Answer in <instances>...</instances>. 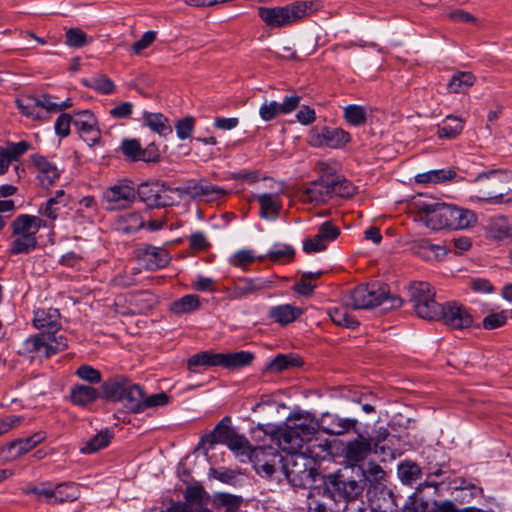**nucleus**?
<instances>
[{"mask_svg": "<svg viewBox=\"0 0 512 512\" xmlns=\"http://www.w3.org/2000/svg\"><path fill=\"white\" fill-rule=\"evenodd\" d=\"M318 429V423L310 413H295L288 417L284 427L278 428L272 435L279 448L287 455L301 452L304 447V438L309 437Z\"/></svg>", "mask_w": 512, "mask_h": 512, "instance_id": "1", "label": "nucleus"}, {"mask_svg": "<svg viewBox=\"0 0 512 512\" xmlns=\"http://www.w3.org/2000/svg\"><path fill=\"white\" fill-rule=\"evenodd\" d=\"M472 197L483 202H509L512 196L503 200L512 193V172L492 170L479 174L471 187Z\"/></svg>", "mask_w": 512, "mask_h": 512, "instance_id": "2", "label": "nucleus"}, {"mask_svg": "<svg viewBox=\"0 0 512 512\" xmlns=\"http://www.w3.org/2000/svg\"><path fill=\"white\" fill-rule=\"evenodd\" d=\"M317 10L316 2L295 1L284 6L259 7L258 15L267 26L281 28L299 23Z\"/></svg>", "mask_w": 512, "mask_h": 512, "instance_id": "3", "label": "nucleus"}, {"mask_svg": "<svg viewBox=\"0 0 512 512\" xmlns=\"http://www.w3.org/2000/svg\"><path fill=\"white\" fill-rule=\"evenodd\" d=\"M403 301L400 297L389 295L387 286L380 283L360 285L351 291L346 306L354 309H368L383 305L384 309L398 308Z\"/></svg>", "mask_w": 512, "mask_h": 512, "instance_id": "4", "label": "nucleus"}, {"mask_svg": "<svg viewBox=\"0 0 512 512\" xmlns=\"http://www.w3.org/2000/svg\"><path fill=\"white\" fill-rule=\"evenodd\" d=\"M409 300L415 313L426 320H439L442 305L435 300V291L428 282L414 281L408 287Z\"/></svg>", "mask_w": 512, "mask_h": 512, "instance_id": "5", "label": "nucleus"}, {"mask_svg": "<svg viewBox=\"0 0 512 512\" xmlns=\"http://www.w3.org/2000/svg\"><path fill=\"white\" fill-rule=\"evenodd\" d=\"M287 480L295 487H304L312 481L315 472L314 460L302 451L281 458Z\"/></svg>", "mask_w": 512, "mask_h": 512, "instance_id": "6", "label": "nucleus"}, {"mask_svg": "<svg viewBox=\"0 0 512 512\" xmlns=\"http://www.w3.org/2000/svg\"><path fill=\"white\" fill-rule=\"evenodd\" d=\"M416 220L432 230L449 228V205L418 200L413 203Z\"/></svg>", "mask_w": 512, "mask_h": 512, "instance_id": "7", "label": "nucleus"}, {"mask_svg": "<svg viewBox=\"0 0 512 512\" xmlns=\"http://www.w3.org/2000/svg\"><path fill=\"white\" fill-rule=\"evenodd\" d=\"M30 144L26 141L17 143H8L6 146L0 147V175L8 171L10 165L13 166L12 181H19L25 175L24 167L18 162L20 157L24 155Z\"/></svg>", "mask_w": 512, "mask_h": 512, "instance_id": "8", "label": "nucleus"}, {"mask_svg": "<svg viewBox=\"0 0 512 512\" xmlns=\"http://www.w3.org/2000/svg\"><path fill=\"white\" fill-rule=\"evenodd\" d=\"M136 195L150 208H162L177 203V199L172 196V188L158 183H142L136 190Z\"/></svg>", "mask_w": 512, "mask_h": 512, "instance_id": "9", "label": "nucleus"}, {"mask_svg": "<svg viewBox=\"0 0 512 512\" xmlns=\"http://www.w3.org/2000/svg\"><path fill=\"white\" fill-rule=\"evenodd\" d=\"M136 198V189L130 180L123 179L109 186L103 192V200L107 204L106 208L115 210L124 208Z\"/></svg>", "mask_w": 512, "mask_h": 512, "instance_id": "10", "label": "nucleus"}, {"mask_svg": "<svg viewBox=\"0 0 512 512\" xmlns=\"http://www.w3.org/2000/svg\"><path fill=\"white\" fill-rule=\"evenodd\" d=\"M247 459L253 463L254 469L259 475L266 477L272 476L277 464L282 462L277 450L271 446L252 448Z\"/></svg>", "mask_w": 512, "mask_h": 512, "instance_id": "11", "label": "nucleus"}, {"mask_svg": "<svg viewBox=\"0 0 512 512\" xmlns=\"http://www.w3.org/2000/svg\"><path fill=\"white\" fill-rule=\"evenodd\" d=\"M350 134L340 128H313L309 133V143L313 146L341 148L350 141Z\"/></svg>", "mask_w": 512, "mask_h": 512, "instance_id": "12", "label": "nucleus"}, {"mask_svg": "<svg viewBox=\"0 0 512 512\" xmlns=\"http://www.w3.org/2000/svg\"><path fill=\"white\" fill-rule=\"evenodd\" d=\"M444 324L451 329H466L473 325V316L468 309L457 302H448L442 306V312L439 316Z\"/></svg>", "mask_w": 512, "mask_h": 512, "instance_id": "13", "label": "nucleus"}, {"mask_svg": "<svg viewBox=\"0 0 512 512\" xmlns=\"http://www.w3.org/2000/svg\"><path fill=\"white\" fill-rule=\"evenodd\" d=\"M333 494L352 500L359 497L364 490L363 481H357L352 478H346L343 475H329L324 479Z\"/></svg>", "mask_w": 512, "mask_h": 512, "instance_id": "14", "label": "nucleus"}, {"mask_svg": "<svg viewBox=\"0 0 512 512\" xmlns=\"http://www.w3.org/2000/svg\"><path fill=\"white\" fill-rule=\"evenodd\" d=\"M272 288V281L264 278H240L227 290L228 298L240 300Z\"/></svg>", "mask_w": 512, "mask_h": 512, "instance_id": "15", "label": "nucleus"}, {"mask_svg": "<svg viewBox=\"0 0 512 512\" xmlns=\"http://www.w3.org/2000/svg\"><path fill=\"white\" fill-rule=\"evenodd\" d=\"M46 102H48V95H41L40 97L27 95L16 100L18 109L25 116L40 121L50 118L49 107Z\"/></svg>", "mask_w": 512, "mask_h": 512, "instance_id": "16", "label": "nucleus"}, {"mask_svg": "<svg viewBox=\"0 0 512 512\" xmlns=\"http://www.w3.org/2000/svg\"><path fill=\"white\" fill-rule=\"evenodd\" d=\"M318 429L330 435H343L350 430L357 432L358 420L355 418H342L337 414L325 412L318 421Z\"/></svg>", "mask_w": 512, "mask_h": 512, "instance_id": "17", "label": "nucleus"}, {"mask_svg": "<svg viewBox=\"0 0 512 512\" xmlns=\"http://www.w3.org/2000/svg\"><path fill=\"white\" fill-rule=\"evenodd\" d=\"M73 124L77 128L80 137L89 145L99 142L101 134L97 128V120L89 110L76 113Z\"/></svg>", "mask_w": 512, "mask_h": 512, "instance_id": "18", "label": "nucleus"}, {"mask_svg": "<svg viewBox=\"0 0 512 512\" xmlns=\"http://www.w3.org/2000/svg\"><path fill=\"white\" fill-rule=\"evenodd\" d=\"M329 183L325 174L322 175L302 190L300 200L303 203L315 206L328 202L331 199Z\"/></svg>", "mask_w": 512, "mask_h": 512, "instance_id": "19", "label": "nucleus"}, {"mask_svg": "<svg viewBox=\"0 0 512 512\" xmlns=\"http://www.w3.org/2000/svg\"><path fill=\"white\" fill-rule=\"evenodd\" d=\"M333 501V491L323 481L310 489L307 496L308 510L309 512H330Z\"/></svg>", "mask_w": 512, "mask_h": 512, "instance_id": "20", "label": "nucleus"}, {"mask_svg": "<svg viewBox=\"0 0 512 512\" xmlns=\"http://www.w3.org/2000/svg\"><path fill=\"white\" fill-rule=\"evenodd\" d=\"M369 493L371 512H397L398 505L391 489L383 485L375 486Z\"/></svg>", "mask_w": 512, "mask_h": 512, "instance_id": "21", "label": "nucleus"}, {"mask_svg": "<svg viewBox=\"0 0 512 512\" xmlns=\"http://www.w3.org/2000/svg\"><path fill=\"white\" fill-rule=\"evenodd\" d=\"M304 440L302 452L307 457L313 459L315 465L317 460L324 459L329 455L331 445L327 438L321 437L317 432H314L309 437H305Z\"/></svg>", "mask_w": 512, "mask_h": 512, "instance_id": "22", "label": "nucleus"}, {"mask_svg": "<svg viewBox=\"0 0 512 512\" xmlns=\"http://www.w3.org/2000/svg\"><path fill=\"white\" fill-rule=\"evenodd\" d=\"M34 326L38 330L46 331L47 335L55 333L60 327V313L56 308H38L34 313Z\"/></svg>", "mask_w": 512, "mask_h": 512, "instance_id": "23", "label": "nucleus"}, {"mask_svg": "<svg viewBox=\"0 0 512 512\" xmlns=\"http://www.w3.org/2000/svg\"><path fill=\"white\" fill-rule=\"evenodd\" d=\"M46 226V222L38 216L22 214L16 217L12 223L13 234L36 237L39 229Z\"/></svg>", "mask_w": 512, "mask_h": 512, "instance_id": "24", "label": "nucleus"}, {"mask_svg": "<svg viewBox=\"0 0 512 512\" xmlns=\"http://www.w3.org/2000/svg\"><path fill=\"white\" fill-rule=\"evenodd\" d=\"M31 161L37 169V178L43 186H49L58 179L60 175L58 168L46 158L35 154L31 156Z\"/></svg>", "mask_w": 512, "mask_h": 512, "instance_id": "25", "label": "nucleus"}, {"mask_svg": "<svg viewBox=\"0 0 512 512\" xmlns=\"http://www.w3.org/2000/svg\"><path fill=\"white\" fill-rule=\"evenodd\" d=\"M260 206V217L265 220H275L282 208L278 193H263L255 196Z\"/></svg>", "mask_w": 512, "mask_h": 512, "instance_id": "26", "label": "nucleus"}, {"mask_svg": "<svg viewBox=\"0 0 512 512\" xmlns=\"http://www.w3.org/2000/svg\"><path fill=\"white\" fill-rule=\"evenodd\" d=\"M371 452V441L363 436L349 441L344 449V456L349 463L363 461Z\"/></svg>", "mask_w": 512, "mask_h": 512, "instance_id": "27", "label": "nucleus"}, {"mask_svg": "<svg viewBox=\"0 0 512 512\" xmlns=\"http://www.w3.org/2000/svg\"><path fill=\"white\" fill-rule=\"evenodd\" d=\"M140 259L148 270H157L169 263L170 256L165 249L148 246L143 250Z\"/></svg>", "mask_w": 512, "mask_h": 512, "instance_id": "28", "label": "nucleus"}, {"mask_svg": "<svg viewBox=\"0 0 512 512\" xmlns=\"http://www.w3.org/2000/svg\"><path fill=\"white\" fill-rule=\"evenodd\" d=\"M449 228L466 229L474 226L477 221L475 213L468 209L449 205Z\"/></svg>", "mask_w": 512, "mask_h": 512, "instance_id": "29", "label": "nucleus"}, {"mask_svg": "<svg viewBox=\"0 0 512 512\" xmlns=\"http://www.w3.org/2000/svg\"><path fill=\"white\" fill-rule=\"evenodd\" d=\"M253 359L254 355L249 351L218 353L219 366L227 369H237L248 366Z\"/></svg>", "mask_w": 512, "mask_h": 512, "instance_id": "30", "label": "nucleus"}, {"mask_svg": "<svg viewBox=\"0 0 512 512\" xmlns=\"http://www.w3.org/2000/svg\"><path fill=\"white\" fill-rule=\"evenodd\" d=\"M98 397V390L92 386L76 384L70 389V400L78 406H87L95 402Z\"/></svg>", "mask_w": 512, "mask_h": 512, "instance_id": "31", "label": "nucleus"}, {"mask_svg": "<svg viewBox=\"0 0 512 512\" xmlns=\"http://www.w3.org/2000/svg\"><path fill=\"white\" fill-rule=\"evenodd\" d=\"M144 390L138 384L129 383L120 402L131 412L141 413Z\"/></svg>", "mask_w": 512, "mask_h": 512, "instance_id": "32", "label": "nucleus"}, {"mask_svg": "<svg viewBox=\"0 0 512 512\" xmlns=\"http://www.w3.org/2000/svg\"><path fill=\"white\" fill-rule=\"evenodd\" d=\"M130 382L131 381L124 376H118L104 382L102 390L105 398L114 401H121Z\"/></svg>", "mask_w": 512, "mask_h": 512, "instance_id": "33", "label": "nucleus"}, {"mask_svg": "<svg viewBox=\"0 0 512 512\" xmlns=\"http://www.w3.org/2000/svg\"><path fill=\"white\" fill-rule=\"evenodd\" d=\"M301 313L300 308L291 304H283L272 307L269 310V317L281 325H286L297 319Z\"/></svg>", "mask_w": 512, "mask_h": 512, "instance_id": "34", "label": "nucleus"}, {"mask_svg": "<svg viewBox=\"0 0 512 512\" xmlns=\"http://www.w3.org/2000/svg\"><path fill=\"white\" fill-rule=\"evenodd\" d=\"M464 128V121L456 116L448 115L441 125L437 126V136L439 138L454 139L461 134Z\"/></svg>", "mask_w": 512, "mask_h": 512, "instance_id": "35", "label": "nucleus"}, {"mask_svg": "<svg viewBox=\"0 0 512 512\" xmlns=\"http://www.w3.org/2000/svg\"><path fill=\"white\" fill-rule=\"evenodd\" d=\"M113 437L114 433L110 429L101 430L99 433L83 443V446L80 448V452L83 454L95 453L107 447Z\"/></svg>", "mask_w": 512, "mask_h": 512, "instance_id": "36", "label": "nucleus"}, {"mask_svg": "<svg viewBox=\"0 0 512 512\" xmlns=\"http://www.w3.org/2000/svg\"><path fill=\"white\" fill-rule=\"evenodd\" d=\"M80 496L79 488L74 483H61L52 488L51 504L71 502Z\"/></svg>", "mask_w": 512, "mask_h": 512, "instance_id": "37", "label": "nucleus"}, {"mask_svg": "<svg viewBox=\"0 0 512 512\" xmlns=\"http://www.w3.org/2000/svg\"><path fill=\"white\" fill-rule=\"evenodd\" d=\"M145 124L160 136L166 137L172 134L169 120L162 113L145 112L143 115Z\"/></svg>", "mask_w": 512, "mask_h": 512, "instance_id": "38", "label": "nucleus"}, {"mask_svg": "<svg viewBox=\"0 0 512 512\" xmlns=\"http://www.w3.org/2000/svg\"><path fill=\"white\" fill-rule=\"evenodd\" d=\"M325 176L327 177V182H330L329 190L331 198L333 196L350 197L355 193V186L347 179L338 175L325 174Z\"/></svg>", "mask_w": 512, "mask_h": 512, "instance_id": "39", "label": "nucleus"}, {"mask_svg": "<svg viewBox=\"0 0 512 512\" xmlns=\"http://www.w3.org/2000/svg\"><path fill=\"white\" fill-rule=\"evenodd\" d=\"M46 439V432L38 431L31 436L19 438L9 444V449H17V457H20Z\"/></svg>", "mask_w": 512, "mask_h": 512, "instance_id": "40", "label": "nucleus"}, {"mask_svg": "<svg viewBox=\"0 0 512 512\" xmlns=\"http://www.w3.org/2000/svg\"><path fill=\"white\" fill-rule=\"evenodd\" d=\"M455 176L456 172L452 169H439L417 174L415 180L417 183H443Z\"/></svg>", "mask_w": 512, "mask_h": 512, "instance_id": "41", "label": "nucleus"}, {"mask_svg": "<svg viewBox=\"0 0 512 512\" xmlns=\"http://www.w3.org/2000/svg\"><path fill=\"white\" fill-rule=\"evenodd\" d=\"M230 418L224 417L213 429L207 439L211 444L221 443L226 444L231 436L234 434V430L230 427Z\"/></svg>", "mask_w": 512, "mask_h": 512, "instance_id": "42", "label": "nucleus"}, {"mask_svg": "<svg viewBox=\"0 0 512 512\" xmlns=\"http://www.w3.org/2000/svg\"><path fill=\"white\" fill-rule=\"evenodd\" d=\"M200 307V300L197 295L188 294L174 301L170 310L176 314H186L197 310Z\"/></svg>", "mask_w": 512, "mask_h": 512, "instance_id": "43", "label": "nucleus"}, {"mask_svg": "<svg viewBox=\"0 0 512 512\" xmlns=\"http://www.w3.org/2000/svg\"><path fill=\"white\" fill-rule=\"evenodd\" d=\"M475 77L470 72H457L449 81L447 88L452 93H462L474 84Z\"/></svg>", "mask_w": 512, "mask_h": 512, "instance_id": "44", "label": "nucleus"}, {"mask_svg": "<svg viewBox=\"0 0 512 512\" xmlns=\"http://www.w3.org/2000/svg\"><path fill=\"white\" fill-rule=\"evenodd\" d=\"M398 477L404 484H412L421 476V468L412 461H403L398 465Z\"/></svg>", "mask_w": 512, "mask_h": 512, "instance_id": "45", "label": "nucleus"}, {"mask_svg": "<svg viewBox=\"0 0 512 512\" xmlns=\"http://www.w3.org/2000/svg\"><path fill=\"white\" fill-rule=\"evenodd\" d=\"M64 200L49 198L46 203L39 209V213L47 217L50 221H55L57 218L63 216L66 209Z\"/></svg>", "mask_w": 512, "mask_h": 512, "instance_id": "46", "label": "nucleus"}, {"mask_svg": "<svg viewBox=\"0 0 512 512\" xmlns=\"http://www.w3.org/2000/svg\"><path fill=\"white\" fill-rule=\"evenodd\" d=\"M344 119L352 126L364 125L367 121V111L360 105H347L343 109Z\"/></svg>", "mask_w": 512, "mask_h": 512, "instance_id": "47", "label": "nucleus"}, {"mask_svg": "<svg viewBox=\"0 0 512 512\" xmlns=\"http://www.w3.org/2000/svg\"><path fill=\"white\" fill-rule=\"evenodd\" d=\"M82 82L86 87L92 88L104 95L111 94L115 91V84L105 75H98L90 80L85 79Z\"/></svg>", "mask_w": 512, "mask_h": 512, "instance_id": "48", "label": "nucleus"}, {"mask_svg": "<svg viewBox=\"0 0 512 512\" xmlns=\"http://www.w3.org/2000/svg\"><path fill=\"white\" fill-rule=\"evenodd\" d=\"M432 511V502L425 500L422 497L418 496V493L415 492L408 496L405 501V504L402 507V512H431Z\"/></svg>", "mask_w": 512, "mask_h": 512, "instance_id": "49", "label": "nucleus"}, {"mask_svg": "<svg viewBox=\"0 0 512 512\" xmlns=\"http://www.w3.org/2000/svg\"><path fill=\"white\" fill-rule=\"evenodd\" d=\"M230 450H232L237 456L248 457L249 453H251L252 446L249 441L242 435L234 434L225 444Z\"/></svg>", "mask_w": 512, "mask_h": 512, "instance_id": "50", "label": "nucleus"}, {"mask_svg": "<svg viewBox=\"0 0 512 512\" xmlns=\"http://www.w3.org/2000/svg\"><path fill=\"white\" fill-rule=\"evenodd\" d=\"M331 320L339 325L347 328H356L359 323L353 318L344 307L333 308L329 311Z\"/></svg>", "mask_w": 512, "mask_h": 512, "instance_id": "51", "label": "nucleus"}, {"mask_svg": "<svg viewBox=\"0 0 512 512\" xmlns=\"http://www.w3.org/2000/svg\"><path fill=\"white\" fill-rule=\"evenodd\" d=\"M299 365V360L291 355L279 354L267 365V370L278 373Z\"/></svg>", "mask_w": 512, "mask_h": 512, "instance_id": "52", "label": "nucleus"}, {"mask_svg": "<svg viewBox=\"0 0 512 512\" xmlns=\"http://www.w3.org/2000/svg\"><path fill=\"white\" fill-rule=\"evenodd\" d=\"M218 353H210V352H201L198 354L193 355L188 360V367L190 370L194 371L195 367L198 366H205V367H211V366H219L218 363Z\"/></svg>", "mask_w": 512, "mask_h": 512, "instance_id": "53", "label": "nucleus"}, {"mask_svg": "<svg viewBox=\"0 0 512 512\" xmlns=\"http://www.w3.org/2000/svg\"><path fill=\"white\" fill-rule=\"evenodd\" d=\"M47 336L37 334L29 337L24 342V351L27 353L44 355L46 357Z\"/></svg>", "mask_w": 512, "mask_h": 512, "instance_id": "54", "label": "nucleus"}, {"mask_svg": "<svg viewBox=\"0 0 512 512\" xmlns=\"http://www.w3.org/2000/svg\"><path fill=\"white\" fill-rule=\"evenodd\" d=\"M146 221L136 212H131L121 218V229L125 233H134L144 227Z\"/></svg>", "mask_w": 512, "mask_h": 512, "instance_id": "55", "label": "nucleus"}, {"mask_svg": "<svg viewBox=\"0 0 512 512\" xmlns=\"http://www.w3.org/2000/svg\"><path fill=\"white\" fill-rule=\"evenodd\" d=\"M295 250L287 244H276L268 252V257L274 262H285L293 259Z\"/></svg>", "mask_w": 512, "mask_h": 512, "instance_id": "56", "label": "nucleus"}, {"mask_svg": "<svg viewBox=\"0 0 512 512\" xmlns=\"http://www.w3.org/2000/svg\"><path fill=\"white\" fill-rule=\"evenodd\" d=\"M121 151L126 158L133 162L142 161L143 148L138 140H124L121 144Z\"/></svg>", "mask_w": 512, "mask_h": 512, "instance_id": "57", "label": "nucleus"}, {"mask_svg": "<svg viewBox=\"0 0 512 512\" xmlns=\"http://www.w3.org/2000/svg\"><path fill=\"white\" fill-rule=\"evenodd\" d=\"M15 239L11 245V252L13 254L28 253L36 247V237L14 235Z\"/></svg>", "mask_w": 512, "mask_h": 512, "instance_id": "58", "label": "nucleus"}, {"mask_svg": "<svg viewBox=\"0 0 512 512\" xmlns=\"http://www.w3.org/2000/svg\"><path fill=\"white\" fill-rule=\"evenodd\" d=\"M198 188L199 197H205L209 201L218 200L226 195V191L224 189L210 184L207 181H199Z\"/></svg>", "mask_w": 512, "mask_h": 512, "instance_id": "59", "label": "nucleus"}, {"mask_svg": "<svg viewBox=\"0 0 512 512\" xmlns=\"http://www.w3.org/2000/svg\"><path fill=\"white\" fill-rule=\"evenodd\" d=\"M75 374L83 381L98 384L102 380L101 372L90 365L84 364L77 368Z\"/></svg>", "mask_w": 512, "mask_h": 512, "instance_id": "60", "label": "nucleus"}, {"mask_svg": "<svg viewBox=\"0 0 512 512\" xmlns=\"http://www.w3.org/2000/svg\"><path fill=\"white\" fill-rule=\"evenodd\" d=\"M199 182L195 180H189L185 184L180 187L172 188V195L175 194L178 199H183L185 197L190 198H198L199 192L198 188Z\"/></svg>", "mask_w": 512, "mask_h": 512, "instance_id": "61", "label": "nucleus"}, {"mask_svg": "<svg viewBox=\"0 0 512 512\" xmlns=\"http://www.w3.org/2000/svg\"><path fill=\"white\" fill-rule=\"evenodd\" d=\"M88 43L87 34L79 28H70L66 31V44L70 47L80 48Z\"/></svg>", "mask_w": 512, "mask_h": 512, "instance_id": "62", "label": "nucleus"}, {"mask_svg": "<svg viewBox=\"0 0 512 512\" xmlns=\"http://www.w3.org/2000/svg\"><path fill=\"white\" fill-rule=\"evenodd\" d=\"M67 348V341L63 336H55L54 333L47 335L46 357H50Z\"/></svg>", "mask_w": 512, "mask_h": 512, "instance_id": "63", "label": "nucleus"}, {"mask_svg": "<svg viewBox=\"0 0 512 512\" xmlns=\"http://www.w3.org/2000/svg\"><path fill=\"white\" fill-rule=\"evenodd\" d=\"M133 302L138 307L140 312L152 309L157 300L154 294L144 291L136 294L133 298Z\"/></svg>", "mask_w": 512, "mask_h": 512, "instance_id": "64", "label": "nucleus"}]
</instances>
